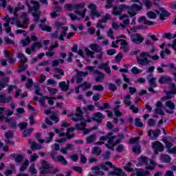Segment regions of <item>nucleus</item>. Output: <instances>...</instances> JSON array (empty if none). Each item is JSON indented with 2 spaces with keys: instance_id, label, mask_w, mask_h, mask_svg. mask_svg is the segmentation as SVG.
Returning <instances> with one entry per match:
<instances>
[{
  "instance_id": "052dcab7",
  "label": "nucleus",
  "mask_w": 176,
  "mask_h": 176,
  "mask_svg": "<svg viewBox=\"0 0 176 176\" xmlns=\"http://www.w3.org/2000/svg\"><path fill=\"white\" fill-rule=\"evenodd\" d=\"M34 87H35V94L36 96H42V94L41 93V87H39L38 85H34Z\"/></svg>"
},
{
  "instance_id": "cd10ccee",
  "label": "nucleus",
  "mask_w": 176,
  "mask_h": 176,
  "mask_svg": "<svg viewBox=\"0 0 176 176\" xmlns=\"http://www.w3.org/2000/svg\"><path fill=\"white\" fill-rule=\"evenodd\" d=\"M136 176H147L149 175V171L144 170L142 169H138L135 173Z\"/></svg>"
},
{
  "instance_id": "49530a36",
  "label": "nucleus",
  "mask_w": 176,
  "mask_h": 176,
  "mask_svg": "<svg viewBox=\"0 0 176 176\" xmlns=\"http://www.w3.org/2000/svg\"><path fill=\"white\" fill-rule=\"evenodd\" d=\"M4 20L6 21V23L3 25L4 27H6V28H9L10 26V21H12V19L10 17H9V15H6Z\"/></svg>"
},
{
  "instance_id": "f704fd0d",
  "label": "nucleus",
  "mask_w": 176,
  "mask_h": 176,
  "mask_svg": "<svg viewBox=\"0 0 176 176\" xmlns=\"http://www.w3.org/2000/svg\"><path fill=\"white\" fill-rule=\"evenodd\" d=\"M131 98V96L126 95L124 98V102L126 105V107H130L131 105V100H130Z\"/></svg>"
},
{
  "instance_id": "3c124183",
  "label": "nucleus",
  "mask_w": 176,
  "mask_h": 176,
  "mask_svg": "<svg viewBox=\"0 0 176 176\" xmlns=\"http://www.w3.org/2000/svg\"><path fill=\"white\" fill-rule=\"evenodd\" d=\"M29 171L32 175H34V174H37L38 170H36V168H35V164H33L30 166Z\"/></svg>"
},
{
  "instance_id": "5fc2aeb1",
  "label": "nucleus",
  "mask_w": 176,
  "mask_h": 176,
  "mask_svg": "<svg viewBox=\"0 0 176 176\" xmlns=\"http://www.w3.org/2000/svg\"><path fill=\"white\" fill-rule=\"evenodd\" d=\"M85 8V3H80L78 4H74V10H79Z\"/></svg>"
},
{
  "instance_id": "6ab92c4d",
  "label": "nucleus",
  "mask_w": 176,
  "mask_h": 176,
  "mask_svg": "<svg viewBox=\"0 0 176 176\" xmlns=\"http://www.w3.org/2000/svg\"><path fill=\"white\" fill-rule=\"evenodd\" d=\"M148 134L151 140H156L157 138L159 137V134H160V129H157L155 131H148Z\"/></svg>"
},
{
  "instance_id": "13d9d810",
  "label": "nucleus",
  "mask_w": 176,
  "mask_h": 176,
  "mask_svg": "<svg viewBox=\"0 0 176 176\" xmlns=\"http://www.w3.org/2000/svg\"><path fill=\"white\" fill-rule=\"evenodd\" d=\"M14 160L16 163H21V162L24 160V156H23V155H16L14 158Z\"/></svg>"
},
{
  "instance_id": "09e8293b",
  "label": "nucleus",
  "mask_w": 176,
  "mask_h": 176,
  "mask_svg": "<svg viewBox=\"0 0 176 176\" xmlns=\"http://www.w3.org/2000/svg\"><path fill=\"white\" fill-rule=\"evenodd\" d=\"M73 131H75L74 127L69 128L67 129V131L66 133V135H67V138H72V137H74V135H72V134H71V133H73Z\"/></svg>"
},
{
  "instance_id": "b1692460",
  "label": "nucleus",
  "mask_w": 176,
  "mask_h": 176,
  "mask_svg": "<svg viewBox=\"0 0 176 176\" xmlns=\"http://www.w3.org/2000/svg\"><path fill=\"white\" fill-rule=\"evenodd\" d=\"M138 21L139 23H142V21H144V24H145L146 25H153V24H155V22L146 20V17L144 16H141L139 19Z\"/></svg>"
},
{
  "instance_id": "e433bc0d",
  "label": "nucleus",
  "mask_w": 176,
  "mask_h": 176,
  "mask_svg": "<svg viewBox=\"0 0 176 176\" xmlns=\"http://www.w3.org/2000/svg\"><path fill=\"white\" fill-rule=\"evenodd\" d=\"M30 3L33 5V10L34 12H39L38 9H39V3L37 1H35L34 0H31Z\"/></svg>"
},
{
  "instance_id": "72a5a7b5",
  "label": "nucleus",
  "mask_w": 176,
  "mask_h": 176,
  "mask_svg": "<svg viewBox=\"0 0 176 176\" xmlns=\"http://www.w3.org/2000/svg\"><path fill=\"white\" fill-rule=\"evenodd\" d=\"M32 86H34V81L31 78H28L25 85V87L26 89H32Z\"/></svg>"
},
{
  "instance_id": "bb28decb",
  "label": "nucleus",
  "mask_w": 176,
  "mask_h": 176,
  "mask_svg": "<svg viewBox=\"0 0 176 176\" xmlns=\"http://www.w3.org/2000/svg\"><path fill=\"white\" fill-rule=\"evenodd\" d=\"M4 120L6 123H9V124H10V127H12V129H16V127H17V124L16 123V122L14 120H13V119L5 118Z\"/></svg>"
},
{
  "instance_id": "0eeeda50",
  "label": "nucleus",
  "mask_w": 176,
  "mask_h": 176,
  "mask_svg": "<svg viewBox=\"0 0 176 176\" xmlns=\"http://www.w3.org/2000/svg\"><path fill=\"white\" fill-rule=\"evenodd\" d=\"M50 156H51L52 160H54V162H60L63 166H67L68 164V162H67V160H65L64 156L60 155H57L56 157V152H54V151H52L50 153Z\"/></svg>"
},
{
  "instance_id": "8fccbe9b",
  "label": "nucleus",
  "mask_w": 176,
  "mask_h": 176,
  "mask_svg": "<svg viewBox=\"0 0 176 176\" xmlns=\"http://www.w3.org/2000/svg\"><path fill=\"white\" fill-rule=\"evenodd\" d=\"M92 89L96 91H102V90H104V87L101 85H96L92 87Z\"/></svg>"
},
{
  "instance_id": "bf43d9fd",
  "label": "nucleus",
  "mask_w": 176,
  "mask_h": 176,
  "mask_svg": "<svg viewBox=\"0 0 176 176\" xmlns=\"http://www.w3.org/2000/svg\"><path fill=\"white\" fill-rule=\"evenodd\" d=\"M48 91L50 93V94L54 95L56 94L58 92V89L56 88H52L50 87H47Z\"/></svg>"
},
{
  "instance_id": "423d86ee",
  "label": "nucleus",
  "mask_w": 176,
  "mask_h": 176,
  "mask_svg": "<svg viewBox=\"0 0 176 176\" xmlns=\"http://www.w3.org/2000/svg\"><path fill=\"white\" fill-rule=\"evenodd\" d=\"M140 10H142V4L141 3L139 6L138 4L134 3L131 6H129L127 13L130 17H134L137 14L135 12H140Z\"/></svg>"
},
{
  "instance_id": "aec40b11",
  "label": "nucleus",
  "mask_w": 176,
  "mask_h": 176,
  "mask_svg": "<svg viewBox=\"0 0 176 176\" xmlns=\"http://www.w3.org/2000/svg\"><path fill=\"white\" fill-rule=\"evenodd\" d=\"M53 137H54V133L50 132L48 134L47 138H45V140L39 139L38 142H41V144H43L44 142H46V144H50V142H52V141L53 140Z\"/></svg>"
},
{
  "instance_id": "f8f14e48",
  "label": "nucleus",
  "mask_w": 176,
  "mask_h": 176,
  "mask_svg": "<svg viewBox=\"0 0 176 176\" xmlns=\"http://www.w3.org/2000/svg\"><path fill=\"white\" fill-rule=\"evenodd\" d=\"M155 13H157V14H160V19L161 20H164V17H168V16H170L168 12L166 11L164 8H160L159 10H155Z\"/></svg>"
},
{
  "instance_id": "c9c22d12",
  "label": "nucleus",
  "mask_w": 176,
  "mask_h": 176,
  "mask_svg": "<svg viewBox=\"0 0 176 176\" xmlns=\"http://www.w3.org/2000/svg\"><path fill=\"white\" fill-rule=\"evenodd\" d=\"M11 101H13V99L10 96L4 97L3 98H0V102L3 104H8L9 102H11Z\"/></svg>"
},
{
  "instance_id": "dca6fc26",
  "label": "nucleus",
  "mask_w": 176,
  "mask_h": 176,
  "mask_svg": "<svg viewBox=\"0 0 176 176\" xmlns=\"http://www.w3.org/2000/svg\"><path fill=\"white\" fill-rule=\"evenodd\" d=\"M139 162L141 163V164H146V170H153V166H148V162H149V159L146 157H140L139 158Z\"/></svg>"
},
{
  "instance_id": "0e129e2a",
  "label": "nucleus",
  "mask_w": 176,
  "mask_h": 176,
  "mask_svg": "<svg viewBox=\"0 0 176 176\" xmlns=\"http://www.w3.org/2000/svg\"><path fill=\"white\" fill-rule=\"evenodd\" d=\"M170 89V94L175 95L176 94V87H175V84H170L169 86Z\"/></svg>"
},
{
  "instance_id": "774afa93",
  "label": "nucleus",
  "mask_w": 176,
  "mask_h": 176,
  "mask_svg": "<svg viewBox=\"0 0 176 176\" xmlns=\"http://www.w3.org/2000/svg\"><path fill=\"white\" fill-rule=\"evenodd\" d=\"M86 126V122H82L80 124L76 125V130H83L85 129V126Z\"/></svg>"
},
{
  "instance_id": "a19ab883",
  "label": "nucleus",
  "mask_w": 176,
  "mask_h": 176,
  "mask_svg": "<svg viewBox=\"0 0 176 176\" xmlns=\"http://www.w3.org/2000/svg\"><path fill=\"white\" fill-rule=\"evenodd\" d=\"M78 87H82V90H87V89H90V87H91V84L85 82L83 84L80 85Z\"/></svg>"
},
{
  "instance_id": "473e14b6",
  "label": "nucleus",
  "mask_w": 176,
  "mask_h": 176,
  "mask_svg": "<svg viewBox=\"0 0 176 176\" xmlns=\"http://www.w3.org/2000/svg\"><path fill=\"white\" fill-rule=\"evenodd\" d=\"M29 165H30V161H28V160H26L20 168L21 173L25 171V170H27V168L28 167Z\"/></svg>"
},
{
  "instance_id": "ddd939ff",
  "label": "nucleus",
  "mask_w": 176,
  "mask_h": 176,
  "mask_svg": "<svg viewBox=\"0 0 176 176\" xmlns=\"http://www.w3.org/2000/svg\"><path fill=\"white\" fill-rule=\"evenodd\" d=\"M105 118V116L101 113L100 112H97L94 114V117L92 118V120L94 122H97V123H101L102 122V119Z\"/></svg>"
},
{
  "instance_id": "37998d69",
  "label": "nucleus",
  "mask_w": 176,
  "mask_h": 176,
  "mask_svg": "<svg viewBox=\"0 0 176 176\" xmlns=\"http://www.w3.org/2000/svg\"><path fill=\"white\" fill-rule=\"evenodd\" d=\"M82 117L80 114H75L74 117L71 118V120H73V122H79L82 120Z\"/></svg>"
},
{
  "instance_id": "a878e982",
  "label": "nucleus",
  "mask_w": 176,
  "mask_h": 176,
  "mask_svg": "<svg viewBox=\"0 0 176 176\" xmlns=\"http://www.w3.org/2000/svg\"><path fill=\"white\" fill-rule=\"evenodd\" d=\"M96 140H97V135L92 134L91 135H89L86 138L87 144H93V142H94Z\"/></svg>"
},
{
  "instance_id": "20e7f679",
  "label": "nucleus",
  "mask_w": 176,
  "mask_h": 176,
  "mask_svg": "<svg viewBox=\"0 0 176 176\" xmlns=\"http://www.w3.org/2000/svg\"><path fill=\"white\" fill-rule=\"evenodd\" d=\"M129 9H130V6L126 4H121L113 8L112 14H113V16H118V19L120 21L126 20V19H129V14L122 13L124 12V10H129Z\"/></svg>"
},
{
  "instance_id": "412c9836",
  "label": "nucleus",
  "mask_w": 176,
  "mask_h": 176,
  "mask_svg": "<svg viewBox=\"0 0 176 176\" xmlns=\"http://www.w3.org/2000/svg\"><path fill=\"white\" fill-rule=\"evenodd\" d=\"M89 47L91 50L95 52L96 53H101V52H102V48L97 43L91 44L89 45Z\"/></svg>"
},
{
  "instance_id": "864d4df0",
  "label": "nucleus",
  "mask_w": 176,
  "mask_h": 176,
  "mask_svg": "<svg viewBox=\"0 0 176 176\" xmlns=\"http://www.w3.org/2000/svg\"><path fill=\"white\" fill-rule=\"evenodd\" d=\"M33 16L34 17V21L38 23L39 21V16H41V11H36L33 12Z\"/></svg>"
},
{
  "instance_id": "f3484780",
  "label": "nucleus",
  "mask_w": 176,
  "mask_h": 176,
  "mask_svg": "<svg viewBox=\"0 0 176 176\" xmlns=\"http://www.w3.org/2000/svg\"><path fill=\"white\" fill-rule=\"evenodd\" d=\"M10 79L9 77H5L0 79V91L3 90L5 87H8V82H9Z\"/></svg>"
},
{
  "instance_id": "4468645a",
  "label": "nucleus",
  "mask_w": 176,
  "mask_h": 176,
  "mask_svg": "<svg viewBox=\"0 0 176 176\" xmlns=\"http://www.w3.org/2000/svg\"><path fill=\"white\" fill-rule=\"evenodd\" d=\"M94 74L96 76V82H101L105 78V74H104V73L100 72V71L94 70Z\"/></svg>"
},
{
  "instance_id": "4be33fe9",
  "label": "nucleus",
  "mask_w": 176,
  "mask_h": 176,
  "mask_svg": "<svg viewBox=\"0 0 176 176\" xmlns=\"http://www.w3.org/2000/svg\"><path fill=\"white\" fill-rule=\"evenodd\" d=\"M29 144H30V148L34 151L42 149V146L35 142H32V140H29Z\"/></svg>"
},
{
  "instance_id": "69168bd1",
  "label": "nucleus",
  "mask_w": 176,
  "mask_h": 176,
  "mask_svg": "<svg viewBox=\"0 0 176 176\" xmlns=\"http://www.w3.org/2000/svg\"><path fill=\"white\" fill-rule=\"evenodd\" d=\"M120 108V105H117L114 109V112L116 113V116L118 117L122 116V112L119 111Z\"/></svg>"
},
{
  "instance_id": "ea45409f",
  "label": "nucleus",
  "mask_w": 176,
  "mask_h": 176,
  "mask_svg": "<svg viewBox=\"0 0 176 176\" xmlns=\"http://www.w3.org/2000/svg\"><path fill=\"white\" fill-rule=\"evenodd\" d=\"M54 131L56 134H59V137H64V135H65V133L63 132L64 131V129L63 128H60V129L55 128Z\"/></svg>"
},
{
  "instance_id": "603ef678",
  "label": "nucleus",
  "mask_w": 176,
  "mask_h": 176,
  "mask_svg": "<svg viewBox=\"0 0 176 176\" xmlns=\"http://www.w3.org/2000/svg\"><path fill=\"white\" fill-rule=\"evenodd\" d=\"M164 107H156L154 111L155 113H158L159 115H162L164 116V111H163Z\"/></svg>"
},
{
  "instance_id": "a18cd8bd",
  "label": "nucleus",
  "mask_w": 176,
  "mask_h": 176,
  "mask_svg": "<svg viewBox=\"0 0 176 176\" xmlns=\"http://www.w3.org/2000/svg\"><path fill=\"white\" fill-rule=\"evenodd\" d=\"M22 46L23 47H25L28 45H30L31 43V39L30 38L29 36L26 37L25 40L21 41Z\"/></svg>"
},
{
  "instance_id": "6e6d98bb",
  "label": "nucleus",
  "mask_w": 176,
  "mask_h": 176,
  "mask_svg": "<svg viewBox=\"0 0 176 176\" xmlns=\"http://www.w3.org/2000/svg\"><path fill=\"white\" fill-rule=\"evenodd\" d=\"M34 131V129L30 128L29 129H26L23 131V137H28V135H31V133Z\"/></svg>"
},
{
  "instance_id": "79ce46f5",
  "label": "nucleus",
  "mask_w": 176,
  "mask_h": 176,
  "mask_svg": "<svg viewBox=\"0 0 176 176\" xmlns=\"http://www.w3.org/2000/svg\"><path fill=\"white\" fill-rule=\"evenodd\" d=\"M91 19H94L95 17H100L101 16V13L98 12L97 10L91 11Z\"/></svg>"
},
{
  "instance_id": "5701e85b",
  "label": "nucleus",
  "mask_w": 176,
  "mask_h": 176,
  "mask_svg": "<svg viewBox=\"0 0 176 176\" xmlns=\"http://www.w3.org/2000/svg\"><path fill=\"white\" fill-rule=\"evenodd\" d=\"M120 45H121L120 49L123 50V51L125 53H127V52H129V44H127L126 41L124 39H121Z\"/></svg>"
},
{
  "instance_id": "a211bd4d",
  "label": "nucleus",
  "mask_w": 176,
  "mask_h": 176,
  "mask_svg": "<svg viewBox=\"0 0 176 176\" xmlns=\"http://www.w3.org/2000/svg\"><path fill=\"white\" fill-rule=\"evenodd\" d=\"M173 80L170 78V76H162L158 80L159 83L161 85H164L166 83H170Z\"/></svg>"
},
{
  "instance_id": "7ed1b4c3",
  "label": "nucleus",
  "mask_w": 176,
  "mask_h": 176,
  "mask_svg": "<svg viewBox=\"0 0 176 176\" xmlns=\"http://www.w3.org/2000/svg\"><path fill=\"white\" fill-rule=\"evenodd\" d=\"M107 166H108L109 168H112L113 170V171L108 172L107 174L109 176H127V175L123 173L122 169L115 166L111 162H106L104 164H101L100 167L102 170H104V171H108V167H107Z\"/></svg>"
},
{
  "instance_id": "c756f323",
  "label": "nucleus",
  "mask_w": 176,
  "mask_h": 176,
  "mask_svg": "<svg viewBox=\"0 0 176 176\" xmlns=\"http://www.w3.org/2000/svg\"><path fill=\"white\" fill-rule=\"evenodd\" d=\"M17 57L18 58H20V62L22 63V64H25V63H27L28 61L27 57H25V55L23 53H19Z\"/></svg>"
},
{
  "instance_id": "9b49d317",
  "label": "nucleus",
  "mask_w": 176,
  "mask_h": 176,
  "mask_svg": "<svg viewBox=\"0 0 176 176\" xmlns=\"http://www.w3.org/2000/svg\"><path fill=\"white\" fill-rule=\"evenodd\" d=\"M153 148L154 149L155 153L157 155L158 152H162L163 149H164V146L162 145V144L159 141H155L153 142L152 144Z\"/></svg>"
},
{
  "instance_id": "de8ad7c7",
  "label": "nucleus",
  "mask_w": 176,
  "mask_h": 176,
  "mask_svg": "<svg viewBox=\"0 0 176 176\" xmlns=\"http://www.w3.org/2000/svg\"><path fill=\"white\" fill-rule=\"evenodd\" d=\"M54 72H55V74H58L59 75H61V76H64V75H65V74L64 73V70H63L60 67H55L54 69Z\"/></svg>"
},
{
  "instance_id": "680f3d73",
  "label": "nucleus",
  "mask_w": 176,
  "mask_h": 176,
  "mask_svg": "<svg viewBox=\"0 0 176 176\" xmlns=\"http://www.w3.org/2000/svg\"><path fill=\"white\" fill-rule=\"evenodd\" d=\"M147 17L152 20H155V19H156V14L152 11H149L147 12Z\"/></svg>"
},
{
  "instance_id": "9d476101",
  "label": "nucleus",
  "mask_w": 176,
  "mask_h": 176,
  "mask_svg": "<svg viewBox=\"0 0 176 176\" xmlns=\"http://www.w3.org/2000/svg\"><path fill=\"white\" fill-rule=\"evenodd\" d=\"M149 76H151V78L148 80V83H149V87H148V91L151 93H156V91L153 89V87H157V85H156V78L152 77L153 75L150 74Z\"/></svg>"
},
{
  "instance_id": "7c9ffc66",
  "label": "nucleus",
  "mask_w": 176,
  "mask_h": 176,
  "mask_svg": "<svg viewBox=\"0 0 176 176\" xmlns=\"http://www.w3.org/2000/svg\"><path fill=\"white\" fill-rule=\"evenodd\" d=\"M63 31L59 36L60 41H64V37L67 36V31H68V28H62Z\"/></svg>"
},
{
  "instance_id": "f257e3e1",
  "label": "nucleus",
  "mask_w": 176,
  "mask_h": 176,
  "mask_svg": "<svg viewBox=\"0 0 176 176\" xmlns=\"http://www.w3.org/2000/svg\"><path fill=\"white\" fill-rule=\"evenodd\" d=\"M124 138V135L123 133L118 134L117 135H113V132H109L107 135L100 136L99 140L100 142H97L95 145H104L105 142L104 141H107L105 146L108 149H111L113 151L115 146L120 144V141Z\"/></svg>"
},
{
  "instance_id": "2eb2a0df",
  "label": "nucleus",
  "mask_w": 176,
  "mask_h": 176,
  "mask_svg": "<svg viewBox=\"0 0 176 176\" xmlns=\"http://www.w3.org/2000/svg\"><path fill=\"white\" fill-rule=\"evenodd\" d=\"M166 107H167V108H169V109L170 110H166V112H167V113H174V109H175V104H174L173 102H172L171 100H167L166 102Z\"/></svg>"
},
{
  "instance_id": "c85d7f7f",
  "label": "nucleus",
  "mask_w": 176,
  "mask_h": 176,
  "mask_svg": "<svg viewBox=\"0 0 176 176\" xmlns=\"http://www.w3.org/2000/svg\"><path fill=\"white\" fill-rule=\"evenodd\" d=\"M60 64H64L63 59H57V60H52V67H58V65H60Z\"/></svg>"
},
{
  "instance_id": "4d7b16f0",
  "label": "nucleus",
  "mask_w": 176,
  "mask_h": 176,
  "mask_svg": "<svg viewBox=\"0 0 176 176\" xmlns=\"http://www.w3.org/2000/svg\"><path fill=\"white\" fill-rule=\"evenodd\" d=\"M85 52L87 56H89L91 58H94V52H93L92 51L89 50V48H85Z\"/></svg>"
},
{
  "instance_id": "1a4fd4ad",
  "label": "nucleus",
  "mask_w": 176,
  "mask_h": 176,
  "mask_svg": "<svg viewBox=\"0 0 176 176\" xmlns=\"http://www.w3.org/2000/svg\"><path fill=\"white\" fill-rule=\"evenodd\" d=\"M144 37L140 33H136L135 34L131 35V41L135 45H141L144 42Z\"/></svg>"
},
{
  "instance_id": "2f4dec72",
  "label": "nucleus",
  "mask_w": 176,
  "mask_h": 176,
  "mask_svg": "<svg viewBox=\"0 0 176 176\" xmlns=\"http://www.w3.org/2000/svg\"><path fill=\"white\" fill-rule=\"evenodd\" d=\"M41 47H42V43L36 42L31 45V50L32 52H35V49H41Z\"/></svg>"
},
{
  "instance_id": "338daca9",
  "label": "nucleus",
  "mask_w": 176,
  "mask_h": 176,
  "mask_svg": "<svg viewBox=\"0 0 176 176\" xmlns=\"http://www.w3.org/2000/svg\"><path fill=\"white\" fill-rule=\"evenodd\" d=\"M41 166H42L41 168H45L46 170H47L48 168H50V165L49 164V162L46 161H42Z\"/></svg>"
},
{
  "instance_id": "f03ea898",
  "label": "nucleus",
  "mask_w": 176,
  "mask_h": 176,
  "mask_svg": "<svg viewBox=\"0 0 176 176\" xmlns=\"http://www.w3.org/2000/svg\"><path fill=\"white\" fill-rule=\"evenodd\" d=\"M156 52V48L153 47L150 52H142L140 54V57H137L136 60L138 61V64L139 65H148L149 63H151V60H148V58H151V60H153L154 61H156L157 60H159L160 58V56L159 55L155 54L154 56H152Z\"/></svg>"
},
{
  "instance_id": "e2e57ef3",
  "label": "nucleus",
  "mask_w": 176,
  "mask_h": 176,
  "mask_svg": "<svg viewBox=\"0 0 176 176\" xmlns=\"http://www.w3.org/2000/svg\"><path fill=\"white\" fill-rule=\"evenodd\" d=\"M135 125L137 126V127H142V126H144V124L142 123V122H141L140 118H135Z\"/></svg>"
},
{
  "instance_id": "39448f33",
  "label": "nucleus",
  "mask_w": 176,
  "mask_h": 176,
  "mask_svg": "<svg viewBox=\"0 0 176 176\" xmlns=\"http://www.w3.org/2000/svg\"><path fill=\"white\" fill-rule=\"evenodd\" d=\"M21 17L23 19V22L20 21L19 19H16V25L20 28H24V25L30 24V17H28V13L23 12Z\"/></svg>"
},
{
  "instance_id": "c03bdc74",
  "label": "nucleus",
  "mask_w": 176,
  "mask_h": 176,
  "mask_svg": "<svg viewBox=\"0 0 176 176\" xmlns=\"http://www.w3.org/2000/svg\"><path fill=\"white\" fill-rule=\"evenodd\" d=\"M40 28H41L42 31H47V32H52V27L46 26L45 24L40 25Z\"/></svg>"
},
{
  "instance_id": "4c0bfd02",
  "label": "nucleus",
  "mask_w": 176,
  "mask_h": 176,
  "mask_svg": "<svg viewBox=\"0 0 176 176\" xmlns=\"http://www.w3.org/2000/svg\"><path fill=\"white\" fill-rule=\"evenodd\" d=\"M101 152H102V150L101 148L98 146H94L93 150L94 155H96V156H100L101 155Z\"/></svg>"
},
{
  "instance_id": "393cba45",
  "label": "nucleus",
  "mask_w": 176,
  "mask_h": 176,
  "mask_svg": "<svg viewBox=\"0 0 176 176\" xmlns=\"http://www.w3.org/2000/svg\"><path fill=\"white\" fill-rule=\"evenodd\" d=\"M58 86L62 91H68L69 87L67 85V82L65 81H62L58 83Z\"/></svg>"
},
{
  "instance_id": "6e6552de",
  "label": "nucleus",
  "mask_w": 176,
  "mask_h": 176,
  "mask_svg": "<svg viewBox=\"0 0 176 176\" xmlns=\"http://www.w3.org/2000/svg\"><path fill=\"white\" fill-rule=\"evenodd\" d=\"M130 25V19H123L122 22L120 24H118L116 22L112 23V27L114 30H119V28L121 27L122 30L127 28Z\"/></svg>"
},
{
  "instance_id": "58836bf2",
  "label": "nucleus",
  "mask_w": 176,
  "mask_h": 176,
  "mask_svg": "<svg viewBox=\"0 0 176 176\" xmlns=\"http://www.w3.org/2000/svg\"><path fill=\"white\" fill-rule=\"evenodd\" d=\"M161 160H162V162H164L165 163H170L171 158L170 157V156L166 154H162L161 156Z\"/></svg>"
}]
</instances>
